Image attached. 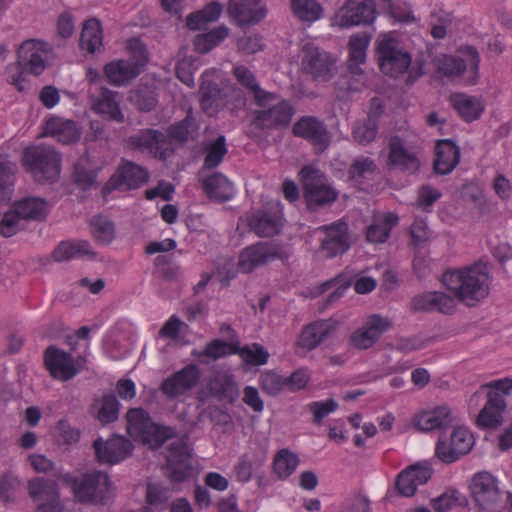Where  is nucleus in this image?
I'll list each match as a JSON object with an SVG mask.
<instances>
[{
	"label": "nucleus",
	"mask_w": 512,
	"mask_h": 512,
	"mask_svg": "<svg viewBox=\"0 0 512 512\" xmlns=\"http://www.w3.org/2000/svg\"><path fill=\"white\" fill-rule=\"evenodd\" d=\"M52 46L40 39H27L17 50V61L6 68L7 82L19 92L26 89V74L41 75L46 69L47 61L52 53Z\"/></svg>",
	"instance_id": "f257e3e1"
},
{
	"label": "nucleus",
	"mask_w": 512,
	"mask_h": 512,
	"mask_svg": "<svg viewBox=\"0 0 512 512\" xmlns=\"http://www.w3.org/2000/svg\"><path fill=\"white\" fill-rule=\"evenodd\" d=\"M441 281L455 298L470 306L488 295L489 276L478 265L449 269L443 273Z\"/></svg>",
	"instance_id": "f03ea898"
},
{
	"label": "nucleus",
	"mask_w": 512,
	"mask_h": 512,
	"mask_svg": "<svg viewBox=\"0 0 512 512\" xmlns=\"http://www.w3.org/2000/svg\"><path fill=\"white\" fill-rule=\"evenodd\" d=\"M376 54L380 71L389 77L407 74V81L412 83L423 74L422 66H413L411 53L391 36L378 41Z\"/></svg>",
	"instance_id": "7ed1b4c3"
},
{
	"label": "nucleus",
	"mask_w": 512,
	"mask_h": 512,
	"mask_svg": "<svg viewBox=\"0 0 512 512\" xmlns=\"http://www.w3.org/2000/svg\"><path fill=\"white\" fill-rule=\"evenodd\" d=\"M463 56L444 55L437 60V72L444 78L463 86H474L480 78V55L474 46L459 48Z\"/></svg>",
	"instance_id": "20e7f679"
},
{
	"label": "nucleus",
	"mask_w": 512,
	"mask_h": 512,
	"mask_svg": "<svg viewBox=\"0 0 512 512\" xmlns=\"http://www.w3.org/2000/svg\"><path fill=\"white\" fill-rule=\"evenodd\" d=\"M22 165L37 182H53L61 172V155L50 146H29L23 151Z\"/></svg>",
	"instance_id": "39448f33"
},
{
	"label": "nucleus",
	"mask_w": 512,
	"mask_h": 512,
	"mask_svg": "<svg viewBox=\"0 0 512 512\" xmlns=\"http://www.w3.org/2000/svg\"><path fill=\"white\" fill-rule=\"evenodd\" d=\"M236 91L230 80L225 79L219 69H208L201 76L199 89L200 106L208 115L213 116L229 102V93Z\"/></svg>",
	"instance_id": "423d86ee"
},
{
	"label": "nucleus",
	"mask_w": 512,
	"mask_h": 512,
	"mask_svg": "<svg viewBox=\"0 0 512 512\" xmlns=\"http://www.w3.org/2000/svg\"><path fill=\"white\" fill-rule=\"evenodd\" d=\"M126 419L128 434L144 444L160 447L174 435L173 428L154 423L149 413L142 408L129 409Z\"/></svg>",
	"instance_id": "0eeeda50"
},
{
	"label": "nucleus",
	"mask_w": 512,
	"mask_h": 512,
	"mask_svg": "<svg viewBox=\"0 0 512 512\" xmlns=\"http://www.w3.org/2000/svg\"><path fill=\"white\" fill-rule=\"evenodd\" d=\"M64 479L80 503H104L109 498L111 481L104 472L95 471L81 477L66 475Z\"/></svg>",
	"instance_id": "6e6552de"
},
{
	"label": "nucleus",
	"mask_w": 512,
	"mask_h": 512,
	"mask_svg": "<svg viewBox=\"0 0 512 512\" xmlns=\"http://www.w3.org/2000/svg\"><path fill=\"white\" fill-rule=\"evenodd\" d=\"M304 197L309 208L330 205L338 198V192L329 184L326 176L312 166L300 171Z\"/></svg>",
	"instance_id": "1a4fd4ad"
},
{
	"label": "nucleus",
	"mask_w": 512,
	"mask_h": 512,
	"mask_svg": "<svg viewBox=\"0 0 512 512\" xmlns=\"http://www.w3.org/2000/svg\"><path fill=\"white\" fill-rule=\"evenodd\" d=\"M261 107L252 114L251 124L260 130L272 131L286 128L295 114V107L288 99H281L272 106Z\"/></svg>",
	"instance_id": "9d476101"
},
{
	"label": "nucleus",
	"mask_w": 512,
	"mask_h": 512,
	"mask_svg": "<svg viewBox=\"0 0 512 512\" xmlns=\"http://www.w3.org/2000/svg\"><path fill=\"white\" fill-rule=\"evenodd\" d=\"M251 231L260 237H273L280 233L284 224L283 206L280 202H270L252 211L247 217Z\"/></svg>",
	"instance_id": "9b49d317"
},
{
	"label": "nucleus",
	"mask_w": 512,
	"mask_h": 512,
	"mask_svg": "<svg viewBox=\"0 0 512 512\" xmlns=\"http://www.w3.org/2000/svg\"><path fill=\"white\" fill-rule=\"evenodd\" d=\"M127 144L132 150L147 152L159 160H166L173 154L172 141L165 133L151 128L129 136Z\"/></svg>",
	"instance_id": "f8f14e48"
},
{
	"label": "nucleus",
	"mask_w": 512,
	"mask_h": 512,
	"mask_svg": "<svg viewBox=\"0 0 512 512\" xmlns=\"http://www.w3.org/2000/svg\"><path fill=\"white\" fill-rule=\"evenodd\" d=\"M292 133L307 141L317 153L324 152L332 141V134L325 122L315 116L300 117L294 123Z\"/></svg>",
	"instance_id": "ddd939ff"
},
{
	"label": "nucleus",
	"mask_w": 512,
	"mask_h": 512,
	"mask_svg": "<svg viewBox=\"0 0 512 512\" xmlns=\"http://www.w3.org/2000/svg\"><path fill=\"white\" fill-rule=\"evenodd\" d=\"M335 59L325 50L306 43L301 50V66L314 80L328 81L333 76Z\"/></svg>",
	"instance_id": "4468645a"
},
{
	"label": "nucleus",
	"mask_w": 512,
	"mask_h": 512,
	"mask_svg": "<svg viewBox=\"0 0 512 512\" xmlns=\"http://www.w3.org/2000/svg\"><path fill=\"white\" fill-rule=\"evenodd\" d=\"M202 376L198 365L190 363L165 378L160 391L169 399H176L191 392L200 382Z\"/></svg>",
	"instance_id": "2eb2a0df"
},
{
	"label": "nucleus",
	"mask_w": 512,
	"mask_h": 512,
	"mask_svg": "<svg viewBox=\"0 0 512 512\" xmlns=\"http://www.w3.org/2000/svg\"><path fill=\"white\" fill-rule=\"evenodd\" d=\"M167 477L173 484L182 483L192 477V452L189 445L178 440L167 448Z\"/></svg>",
	"instance_id": "dca6fc26"
},
{
	"label": "nucleus",
	"mask_w": 512,
	"mask_h": 512,
	"mask_svg": "<svg viewBox=\"0 0 512 512\" xmlns=\"http://www.w3.org/2000/svg\"><path fill=\"white\" fill-rule=\"evenodd\" d=\"M474 445L471 431L465 427H456L449 439L440 437L435 448L436 456L444 463H453L467 454Z\"/></svg>",
	"instance_id": "f3484780"
},
{
	"label": "nucleus",
	"mask_w": 512,
	"mask_h": 512,
	"mask_svg": "<svg viewBox=\"0 0 512 512\" xmlns=\"http://www.w3.org/2000/svg\"><path fill=\"white\" fill-rule=\"evenodd\" d=\"M323 233L320 240L319 253L332 259L344 254L350 248L348 225L344 221H336L329 225H322L317 229Z\"/></svg>",
	"instance_id": "a211bd4d"
},
{
	"label": "nucleus",
	"mask_w": 512,
	"mask_h": 512,
	"mask_svg": "<svg viewBox=\"0 0 512 512\" xmlns=\"http://www.w3.org/2000/svg\"><path fill=\"white\" fill-rule=\"evenodd\" d=\"M376 11L371 1L346 0L336 12L333 23L341 28L371 24Z\"/></svg>",
	"instance_id": "6ab92c4d"
},
{
	"label": "nucleus",
	"mask_w": 512,
	"mask_h": 512,
	"mask_svg": "<svg viewBox=\"0 0 512 512\" xmlns=\"http://www.w3.org/2000/svg\"><path fill=\"white\" fill-rule=\"evenodd\" d=\"M471 494L480 510L492 511L500 498L496 479L488 472H479L471 482Z\"/></svg>",
	"instance_id": "aec40b11"
},
{
	"label": "nucleus",
	"mask_w": 512,
	"mask_h": 512,
	"mask_svg": "<svg viewBox=\"0 0 512 512\" xmlns=\"http://www.w3.org/2000/svg\"><path fill=\"white\" fill-rule=\"evenodd\" d=\"M28 491L35 502L44 501L38 505V512H63L58 486L54 480L43 477L31 479L28 482Z\"/></svg>",
	"instance_id": "412c9836"
},
{
	"label": "nucleus",
	"mask_w": 512,
	"mask_h": 512,
	"mask_svg": "<svg viewBox=\"0 0 512 512\" xmlns=\"http://www.w3.org/2000/svg\"><path fill=\"white\" fill-rule=\"evenodd\" d=\"M198 181L203 193L212 201L224 203L236 194L234 184L221 172H199Z\"/></svg>",
	"instance_id": "4be33fe9"
},
{
	"label": "nucleus",
	"mask_w": 512,
	"mask_h": 512,
	"mask_svg": "<svg viewBox=\"0 0 512 512\" xmlns=\"http://www.w3.org/2000/svg\"><path fill=\"white\" fill-rule=\"evenodd\" d=\"M277 258H279L277 246L268 242H257L240 252L238 267L240 271L250 273L255 268L266 265Z\"/></svg>",
	"instance_id": "5701e85b"
},
{
	"label": "nucleus",
	"mask_w": 512,
	"mask_h": 512,
	"mask_svg": "<svg viewBox=\"0 0 512 512\" xmlns=\"http://www.w3.org/2000/svg\"><path fill=\"white\" fill-rule=\"evenodd\" d=\"M44 364L50 375L60 381L70 380L78 373L72 355L54 345L46 348Z\"/></svg>",
	"instance_id": "b1692460"
},
{
	"label": "nucleus",
	"mask_w": 512,
	"mask_h": 512,
	"mask_svg": "<svg viewBox=\"0 0 512 512\" xmlns=\"http://www.w3.org/2000/svg\"><path fill=\"white\" fill-rule=\"evenodd\" d=\"M95 455L100 463L117 464L131 454L133 445L123 436H112L107 441L98 438L94 441Z\"/></svg>",
	"instance_id": "393cba45"
},
{
	"label": "nucleus",
	"mask_w": 512,
	"mask_h": 512,
	"mask_svg": "<svg viewBox=\"0 0 512 512\" xmlns=\"http://www.w3.org/2000/svg\"><path fill=\"white\" fill-rule=\"evenodd\" d=\"M149 174L146 169L133 163L125 162L118 167L108 181L105 190L110 189H137L148 181Z\"/></svg>",
	"instance_id": "a878e982"
},
{
	"label": "nucleus",
	"mask_w": 512,
	"mask_h": 512,
	"mask_svg": "<svg viewBox=\"0 0 512 512\" xmlns=\"http://www.w3.org/2000/svg\"><path fill=\"white\" fill-rule=\"evenodd\" d=\"M432 476L431 468L424 463H415L402 470L395 482L398 493L405 497L413 496L418 486L427 483Z\"/></svg>",
	"instance_id": "bb28decb"
},
{
	"label": "nucleus",
	"mask_w": 512,
	"mask_h": 512,
	"mask_svg": "<svg viewBox=\"0 0 512 512\" xmlns=\"http://www.w3.org/2000/svg\"><path fill=\"white\" fill-rule=\"evenodd\" d=\"M232 74L236 81L249 93L253 95L255 104L258 107H265L278 99V95L261 88L255 73L247 66L237 64L233 66Z\"/></svg>",
	"instance_id": "cd10ccee"
},
{
	"label": "nucleus",
	"mask_w": 512,
	"mask_h": 512,
	"mask_svg": "<svg viewBox=\"0 0 512 512\" xmlns=\"http://www.w3.org/2000/svg\"><path fill=\"white\" fill-rule=\"evenodd\" d=\"M228 14L238 25L256 24L266 17L262 0H230Z\"/></svg>",
	"instance_id": "c85d7f7f"
},
{
	"label": "nucleus",
	"mask_w": 512,
	"mask_h": 512,
	"mask_svg": "<svg viewBox=\"0 0 512 512\" xmlns=\"http://www.w3.org/2000/svg\"><path fill=\"white\" fill-rule=\"evenodd\" d=\"M206 389L208 396L227 404H234L240 396L235 376L229 372L211 376L207 381Z\"/></svg>",
	"instance_id": "c756f323"
},
{
	"label": "nucleus",
	"mask_w": 512,
	"mask_h": 512,
	"mask_svg": "<svg viewBox=\"0 0 512 512\" xmlns=\"http://www.w3.org/2000/svg\"><path fill=\"white\" fill-rule=\"evenodd\" d=\"M414 311L440 312L451 314L455 309L454 298L444 292L433 291L416 295L411 301Z\"/></svg>",
	"instance_id": "7c9ffc66"
},
{
	"label": "nucleus",
	"mask_w": 512,
	"mask_h": 512,
	"mask_svg": "<svg viewBox=\"0 0 512 512\" xmlns=\"http://www.w3.org/2000/svg\"><path fill=\"white\" fill-rule=\"evenodd\" d=\"M453 422L451 410L446 405L422 410L415 414L413 424L419 430L429 432L448 427Z\"/></svg>",
	"instance_id": "2f4dec72"
},
{
	"label": "nucleus",
	"mask_w": 512,
	"mask_h": 512,
	"mask_svg": "<svg viewBox=\"0 0 512 512\" xmlns=\"http://www.w3.org/2000/svg\"><path fill=\"white\" fill-rule=\"evenodd\" d=\"M336 330V322L317 320L303 327L297 345L306 350H313Z\"/></svg>",
	"instance_id": "473e14b6"
},
{
	"label": "nucleus",
	"mask_w": 512,
	"mask_h": 512,
	"mask_svg": "<svg viewBox=\"0 0 512 512\" xmlns=\"http://www.w3.org/2000/svg\"><path fill=\"white\" fill-rule=\"evenodd\" d=\"M450 102L460 118L467 123L478 120L486 107L482 96H473L465 93L452 94Z\"/></svg>",
	"instance_id": "72a5a7b5"
},
{
	"label": "nucleus",
	"mask_w": 512,
	"mask_h": 512,
	"mask_svg": "<svg viewBox=\"0 0 512 512\" xmlns=\"http://www.w3.org/2000/svg\"><path fill=\"white\" fill-rule=\"evenodd\" d=\"M460 149L451 140H439L435 146L434 171L439 175L450 174L458 165Z\"/></svg>",
	"instance_id": "f704fd0d"
},
{
	"label": "nucleus",
	"mask_w": 512,
	"mask_h": 512,
	"mask_svg": "<svg viewBox=\"0 0 512 512\" xmlns=\"http://www.w3.org/2000/svg\"><path fill=\"white\" fill-rule=\"evenodd\" d=\"M44 134L63 144H72L80 139L81 129L73 120L54 116L46 121Z\"/></svg>",
	"instance_id": "c9c22d12"
},
{
	"label": "nucleus",
	"mask_w": 512,
	"mask_h": 512,
	"mask_svg": "<svg viewBox=\"0 0 512 512\" xmlns=\"http://www.w3.org/2000/svg\"><path fill=\"white\" fill-rule=\"evenodd\" d=\"M505 408L506 402L502 395L497 392H489L488 400L476 420L478 427H497L502 422V413Z\"/></svg>",
	"instance_id": "e433bc0d"
},
{
	"label": "nucleus",
	"mask_w": 512,
	"mask_h": 512,
	"mask_svg": "<svg viewBox=\"0 0 512 512\" xmlns=\"http://www.w3.org/2000/svg\"><path fill=\"white\" fill-rule=\"evenodd\" d=\"M116 97V93L108 89H102L99 96L93 102V111L104 119L118 123L124 122V114Z\"/></svg>",
	"instance_id": "4c0bfd02"
},
{
	"label": "nucleus",
	"mask_w": 512,
	"mask_h": 512,
	"mask_svg": "<svg viewBox=\"0 0 512 512\" xmlns=\"http://www.w3.org/2000/svg\"><path fill=\"white\" fill-rule=\"evenodd\" d=\"M79 46L89 54L100 52L103 47V29L100 21L90 18L83 24Z\"/></svg>",
	"instance_id": "58836bf2"
},
{
	"label": "nucleus",
	"mask_w": 512,
	"mask_h": 512,
	"mask_svg": "<svg viewBox=\"0 0 512 512\" xmlns=\"http://www.w3.org/2000/svg\"><path fill=\"white\" fill-rule=\"evenodd\" d=\"M104 74L111 84L122 86L141 73L129 60L120 59L107 63L104 67Z\"/></svg>",
	"instance_id": "ea45409f"
},
{
	"label": "nucleus",
	"mask_w": 512,
	"mask_h": 512,
	"mask_svg": "<svg viewBox=\"0 0 512 512\" xmlns=\"http://www.w3.org/2000/svg\"><path fill=\"white\" fill-rule=\"evenodd\" d=\"M388 162L392 166H397L401 170L409 172H414L419 167L417 157L403 147L399 138L392 139L390 142Z\"/></svg>",
	"instance_id": "a19ab883"
},
{
	"label": "nucleus",
	"mask_w": 512,
	"mask_h": 512,
	"mask_svg": "<svg viewBox=\"0 0 512 512\" xmlns=\"http://www.w3.org/2000/svg\"><path fill=\"white\" fill-rule=\"evenodd\" d=\"M223 6L218 2L208 3L203 9L189 14L186 18V26L190 30H200L208 23L217 21L221 16Z\"/></svg>",
	"instance_id": "79ce46f5"
},
{
	"label": "nucleus",
	"mask_w": 512,
	"mask_h": 512,
	"mask_svg": "<svg viewBox=\"0 0 512 512\" xmlns=\"http://www.w3.org/2000/svg\"><path fill=\"white\" fill-rule=\"evenodd\" d=\"M299 464L300 459L296 453L288 448H282L274 456L273 470L280 480H286L296 471Z\"/></svg>",
	"instance_id": "37998d69"
},
{
	"label": "nucleus",
	"mask_w": 512,
	"mask_h": 512,
	"mask_svg": "<svg viewBox=\"0 0 512 512\" xmlns=\"http://www.w3.org/2000/svg\"><path fill=\"white\" fill-rule=\"evenodd\" d=\"M229 35V29L225 25H220L206 33L198 34L193 40L196 52L205 54L222 43Z\"/></svg>",
	"instance_id": "c03bdc74"
},
{
	"label": "nucleus",
	"mask_w": 512,
	"mask_h": 512,
	"mask_svg": "<svg viewBox=\"0 0 512 512\" xmlns=\"http://www.w3.org/2000/svg\"><path fill=\"white\" fill-rule=\"evenodd\" d=\"M398 216L394 213H387L382 219L375 220L367 227L366 239L371 243H384L392 230L398 223Z\"/></svg>",
	"instance_id": "a18cd8bd"
},
{
	"label": "nucleus",
	"mask_w": 512,
	"mask_h": 512,
	"mask_svg": "<svg viewBox=\"0 0 512 512\" xmlns=\"http://www.w3.org/2000/svg\"><path fill=\"white\" fill-rule=\"evenodd\" d=\"M236 346L237 342H227L221 339H214L207 343V345L202 351H194L192 355L197 357L200 360V362L206 363V361L203 358H208L210 360H218L227 355H235L237 351Z\"/></svg>",
	"instance_id": "49530a36"
},
{
	"label": "nucleus",
	"mask_w": 512,
	"mask_h": 512,
	"mask_svg": "<svg viewBox=\"0 0 512 512\" xmlns=\"http://www.w3.org/2000/svg\"><path fill=\"white\" fill-rule=\"evenodd\" d=\"M204 150L206 155L199 172L208 173L209 170L217 168L223 162L228 152L225 136H218L213 142L209 143Z\"/></svg>",
	"instance_id": "de8ad7c7"
},
{
	"label": "nucleus",
	"mask_w": 512,
	"mask_h": 512,
	"mask_svg": "<svg viewBox=\"0 0 512 512\" xmlns=\"http://www.w3.org/2000/svg\"><path fill=\"white\" fill-rule=\"evenodd\" d=\"M22 220H42L46 216V201L27 197L13 204Z\"/></svg>",
	"instance_id": "09e8293b"
},
{
	"label": "nucleus",
	"mask_w": 512,
	"mask_h": 512,
	"mask_svg": "<svg viewBox=\"0 0 512 512\" xmlns=\"http://www.w3.org/2000/svg\"><path fill=\"white\" fill-rule=\"evenodd\" d=\"M91 252V245L86 240L62 241L53 251V258L57 262L68 261L72 258L87 255Z\"/></svg>",
	"instance_id": "8fccbe9b"
},
{
	"label": "nucleus",
	"mask_w": 512,
	"mask_h": 512,
	"mask_svg": "<svg viewBox=\"0 0 512 512\" xmlns=\"http://www.w3.org/2000/svg\"><path fill=\"white\" fill-rule=\"evenodd\" d=\"M198 129L195 118L190 111L184 119L174 124H171L167 129V138L175 140L179 143H184L188 140L189 136L195 133Z\"/></svg>",
	"instance_id": "3c124183"
},
{
	"label": "nucleus",
	"mask_w": 512,
	"mask_h": 512,
	"mask_svg": "<svg viewBox=\"0 0 512 512\" xmlns=\"http://www.w3.org/2000/svg\"><path fill=\"white\" fill-rule=\"evenodd\" d=\"M370 43V36L368 34L352 35L349 39V62L350 69L354 71V66H359L365 62L366 50Z\"/></svg>",
	"instance_id": "603ef678"
},
{
	"label": "nucleus",
	"mask_w": 512,
	"mask_h": 512,
	"mask_svg": "<svg viewBox=\"0 0 512 512\" xmlns=\"http://www.w3.org/2000/svg\"><path fill=\"white\" fill-rule=\"evenodd\" d=\"M236 350V354L241 357L245 364L250 366L265 365L269 359L268 351L258 343L240 347L237 342Z\"/></svg>",
	"instance_id": "864d4df0"
},
{
	"label": "nucleus",
	"mask_w": 512,
	"mask_h": 512,
	"mask_svg": "<svg viewBox=\"0 0 512 512\" xmlns=\"http://www.w3.org/2000/svg\"><path fill=\"white\" fill-rule=\"evenodd\" d=\"M91 232L94 239L101 244H109L114 240V224L107 217L96 215L90 221Z\"/></svg>",
	"instance_id": "5fc2aeb1"
},
{
	"label": "nucleus",
	"mask_w": 512,
	"mask_h": 512,
	"mask_svg": "<svg viewBox=\"0 0 512 512\" xmlns=\"http://www.w3.org/2000/svg\"><path fill=\"white\" fill-rule=\"evenodd\" d=\"M291 8L298 19L306 22H314L322 14V7L315 0H291Z\"/></svg>",
	"instance_id": "6e6d98bb"
},
{
	"label": "nucleus",
	"mask_w": 512,
	"mask_h": 512,
	"mask_svg": "<svg viewBox=\"0 0 512 512\" xmlns=\"http://www.w3.org/2000/svg\"><path fill=\"white\" fill-rule=\"evenodd\" d=\"M259 385L264 393L269 396H276L281 391L286 390L285 377L273 370H267L261 373Z\"/></svg>",
	"instance_id": "4d7b16f0"
},
{
	"label": "nucleus",
	"mask_w": 512,
	"mask_h": 512,
	"mask_svg": "<svg viewBox=\"0 0 512 512\" xmlns=\"http://www.w3.org/2000/svg\"><path fill=\"white\" fill-rule=\"evenodd\" d=\"M129 62L141 73L148 63V52L144 43L138 38H131L127 41Z\"/></svg>",
	"instance_id": "13d9d810"
},
{
	"label": "nucleus",
	"mask_w": 512,
	"mask_h": 512,
	"mask_svg": "<svg viewBox=\"0 0 512 512\" xmlns=\"http://www.w3.org/2000/svg\"><path fill=\"white\" fill-rule=\"evenodd\" d=\"M352 134L354 139L360 144H367L373 141L377 134V123L371 117L364 122L356 123Z\"/></svg>",
	"instance_id": "bf43d9fd"
},
{
	"label": "nucleus",
	"mask_w": 512,
	"mask_h": 512,
	"mask_svg": "<svg viewBox=\"0 0 512 512\" xmlns=\"http://www.w3.org/2000/svg\"><path fill=\"white\" fill-rule=\"evenodd\" d=\"M119 402L115 395L106 394L98 411V419L103 424L114 422L118 418Z\"/></svg>",
	"instance_id": "052dcab7"
},
{
	"label": "nucleus",
	"mask_w": 512,
	"mask_h": 512,
	"mask_svg": "<svg viewBox=\"0 0 512 512\" xmlns=\"http://www.w3.org/2000/svg\"><path fill=\"white\" fill-rule=\"evenodd\" d=\"M311 375L307 368L296 369L291 375L285 377V387L289 392H297L304 389L310 381Z\"/></svg>",
	"instance_id": "680f3d73"
},
{
	"label": "nucleus",
	"mask_w": 512,
	"mask_h": 512,
	"mask_svg": "<svg viewBox=\"0 0 512 512\" xmlns=\"http://www.w3.org/2000/svg\"><path fill=\"white\" fill-rule=\"evenodd\" d=\"M20 215L17 213L15 208H12L4 213L0 220V234L4 237H11L19 230V223L21 221Z\"/></svg>",
	"instance_id": "e2e57ef3"
},
{
	"label": "nucleus",
	"mask_w": 512,
	"mask_h": 512,
	"mask_svg": "<svg viewBox=\"0 0 512 512\" xmlns=\"http://www.w3.org/2000/svg\"><path fill=\"white\" fill-rule=\"evenodd\" d=\"M308 407L313 413L314 423L320 424L327 415L337 409L338 404L333 399H327L325 401H313Z\"/></svg>",
	"instance_id": "0e129e2a"
},
{
	"label": "nucleus",
	"mask_w": 512,
	"mask_h": 512,
	"mask_svg": "<svg viewBox=\"0 0 512 512\" xmlns=\"http://www.w3.org/2000/svg\"><path fill=\"white\" fill-rule=\"evenodd\" d=\"M364 327L372 336L375 337L377 341L380 336L391 327V322L386 317H382L378 314H372L367 318Z\"/></svg>",
	"instance_id": "69168bd1"
},
{
	"label": "nucleus",
	"mask_w": 512,
	"mask_h": 512,
	"mask_svg": "<svg viewBox=\"0 0 512 512\" xmlns=\"http://www.w3.org/2000/svg\"><path fill=\"white\" fill-rule=\"evenodd\" d=\"M237 47L243 54L251 55L261 51L264 44L260 35L250 34L240 37L237 41Z\"/></svg>",
	"instance_id": "338daca9"
},
{
	"label": "nucleus",
	"mask_w": 512,
	"mask_h": 512,
	"mask_svg": "<svg viewBox=\"0 0 512 512\" xmlns=\"http://www.w3.org/2000/svg\"><path fill=\"white\" fill-rule=\"evenodd\" d=\"M459 493L456 490H447L437 498L432 499L431 504L436 512H447L458 504Z\"/></svg>",
	"instance_id": "774afa93"
}]
</instances>
